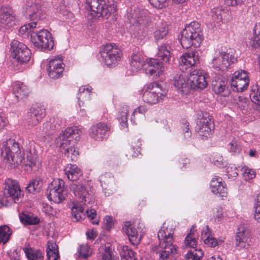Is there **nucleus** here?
<instances>
[{
  "label": "nucleus",
  "instance_id": "nucleus-1",
  "mask_svg": "<svg viewBox=\"0 0 260 260\" xmlns=\"http://www.w3.org/2000/svg\"><path fill=\"white\" fill-rule=\"evenodd\" d=\"M173 231L168 228H161L157 237L159 241L158 245L152 247L153 252L158 255L159 260H170L176 253L177 249L173 244Z\"/></svg>",
  "mask_w": 260,
  "mask_h": 260
},
{
  "label": "nucleus",
  "instance_id": "nucleus-2",
  "mask_svg": "<svg viewBox=\"0 0 260 260\" xmlns=\"http://www.w3.org/2000/svg\"><path fill=\"white\" fill-rule=\"evenodd\" d=\"M1 155L4 158L5 168L12 169L21 165L25 153L20 145L14 139H8L2 148Z\"/></svg>",
  "mask_w": 260,
  "mask_h": 260
},
{
  "label": "nucleus",
  "instance_id": "nucleus-3",
  "mask_svg": "<svg viewBox=\"0 0 260 260\" xmlns=\"http://www.w3.org/2000/svg\"><path fill=\"white\" fill-rule=\"evenodd\" d=\"M81 131L76 126L67 128L64 131L59 147L61 151L64 150L65 155L71 160H77L79 152L73 146L80 140Z\"/></svg>",
  "mask_w": 260,
  "mask_h": 260
},
{
  "label": "nucleus",
  "instance_id": "nucleus-4",
  "mask_svg": "<svg viewBox=\"0 0 260 260\" xmlns=\"http://www.w3.org/2000/svg\"><path fill=\"white\" fill-rule=\"evenodd\" d=\"M203 39L200 24L197 22L192 21L185 26L182 31L179 41L182 47L187 49L191 46L199 47Z\"/></svg>",
  "mask_w": 260,
  "mask_h": 260
},
{
  "label": "nucleus",
  "instance_id": "nucleus-5",
  "mask_svg": "<svg viewBox=\"0 0 260 260\" xmlns=\"http://www.w3.org/2000/svg\"><path fill=\"white\" fill-rule=\"evenodd\" d=\"M86 4L90 10L94 13V17L107 19L111 16L115 15L116 7L113 3L109 0H86Z\"/></svg>",
  "mask_w": 260,
  "mask_h": 260
},
{
  "label": "nucleus",
  "instance_id": "nucleus-6",
  "mask_svg": "<svg viewBox=\"0 0 260 260\" xmlns=\"http://www.w3.org/2000/svg\"><path fill=\"white\" fill-rule=\"evenodd\" d=\"M5 185L4 197L0 199V204L2 206H8L11 202L18 203L22 197L18 182L8 178L6 180Z\"/></svg>",
  "mask_w": 260,
  "mask_h": 260
},
{
  "label": "nucleus",
  "instance_id": "nucleus-7",
  "mask_svg": "<svg viewBox=\"0 0 260 260\" xmlns=\"http://www.w3.org/2000/svg\"><path fill=\"white\" fill-rule=\"evenodd\" d=\"M67 190L64 187V182L62 179H54L48 186L46 191L48 199L54 202L59 204L62 203L67 195Z\"/></svg>",
  "mask_w": 260,
  "mask_h": 260
},
{
  "label": "nucleus",
  "instance_id": "nucleus-8",
  "mask_svg": "<svg viewBox=\"0 0 260 260\" xmlns=\"http://www.w3.org/2000/svg\"><path fill=\"white\" fill-rule=\"evenodd\" d=\"M166 95L165 89H163L159 83L153 82L147 86L143 94V100L148 104H156Z\"/></svg>",
  "mask_w": 260,
  "mask_h": 260
},
{
  "label": "nucleus",
  "instance_id": "nucleus-9",
  "mask_svg": "<svg viewBox=\"0 0 260 260\" xmlns=\"http://www.w3.org/2000/svg\"><path fill=\"white\" fill-rule=\"evenodd\" d=\"M25 17L31 21H39L45 18L46 14L41 3L38 0L27 1L23 8Z\"/></svg>",
  "mask_w": 260,
  "mask_h": 260
},
{
  "label": "nucleus",
  "instance_id": "nucleus-10",
  "mask_svg": "<svg viewBox=\"0 0 260 260\" xmlns=\"http://www.w3.org/2000/svg\"><path fill=\"white\" fill-rule=\"evenodd\" d=\"M30 40L34 46L42 50L53 49L54 42L51 34L46 29L31 34Z\"/></svg>",
  "mask_w": 260,
  "mask_h": 260
},
{
  "label": "nucleus",
  "instance_id": "nucleus-11",
  "mask_svg": "<svg viewBox=\"0 0 260 260\" xmlns=\"http://www.w3.org/2000/svg\"><path fill=\"white\" fill-rule=\"evenodd\" d=\"M101 55L104 63L108 67L115 66L120 60L121 51L112 44L104 45L101 50Z\"/></svg>",
  "mask_w": 260,
  "mask_h": 260
},
{
  "label": "nucleus",
  "instance_id": "nucleus-12",
  "mask_svg": "<svg viewBox=\"0 0 260 260\" xmlns=\"http://www.w3.org/2000/svg\"><path fill=\"white\" fill-rule=\"evenodd\" d=\"M215 128L212 117L208 113L203 114L197 123L196 131L202 140H206L213 134Z\"/></svg>",
  "mask_w": 260,
  "mask_h": 260
},
{
  "label": "nucleus",
  "instance_id": "nucleus-13",
  "mask_svg": "<svg viewBox=\"0 0 260 260\" xmlns=\"http://www.w3.org/2000/svg\"><path fill=\"white\" fill-rule=\"evenodd\" d=\"M11 50L14 57L20 63H26L29 61L31 52L24 44L14 40L11 43Z\"/></svg>",
  "mask_w": 260,
  "mask_h": 260
},
{
  "label": "nucleus",
  "instance_id": "nucleus-14",
  "mask_svg": "<svg viewBox=\"0 0 260 260\" xmlns=\"http://www.w3.org/2000/svg\"><path fill=\"white\" fill-rule=\"evenodd\" d=\"M230 83L233 90L242 92L247 89L249 79L247 72L244 71L235 72L231 80Z\"/></svg>",
  "mask_w": 260,
  "mask_h": 260
},
{
  "label": "nucleus",
  "instance_id": "nucleus-15",
  "mask_svg": "<svg viewBox=\"0 0 260 260\" xmlns=\"http://www.w3.org/2000/svg\"><path fill=\"white\" fill-rule=\"evenodd\" d=\"M17 18L14 11L8 6L0 8V26L9 29L16 24Z\"/></svg>",
  "mask_w": 260,
  "mask_h": 260
},
{
  "label": "nucleus",
  "instance_id": "nucleus-16",
  "mask_svg": "<svg viewBox=\"0 0 260 260\" xmlns=\"http://www.w3.org/2000/svg\"><path fill=\"white\" fill-rule=\"evenodd\" d=\"M131 15L129 19L131 23L138 25L142 29L146 28L149 21V12L147 10L140 8H135Z\"/></svg>",
  "mask_w": 260,
  "mask_h": 260
},
{
  "label": "nucleus",
  "instance_id": "nucleus-17",
  "mask_svg": "<svg viewBox=\"0 0 260 260\" xmlns=\"http://www.w3.org/2000/svg\"><path fill=\"white\" fill-rule=\"evenodd\" d=\"M236 58L229 53H221L219 56L214 57L212 60V67L218 71L227 69L231 63H234Z\"/></svg>",
  "mask_w": 260,
  "mask_h": 260
},
{
  "label": "nucleus",
  "instance_id": "nucleus-18",
  "mask_svg": "<svg viewBox=\"0 0 260 260\" xmlns=\"http://www.w3.org/2000/svg\"><path fill=\"white\" fill-rule=\"evenodd\" d=\"M86 183V180L82 179L80 181L71 184L70 188L74 195L81 200L82 202L90 203L93 201L91 199H89V194L85 188Z\"/></svg>",
  "mask_w": 260,
  "mask_h": 260
},
{
  "label": "nucleus",
  "instance_id": "nucleus-19",
  "mask_svg": "<svg viewBox=\"0 0 260 260\" xmlns=\"http://www.w3.org/2000/svg\"><path fill=\"white\" fill-rule=\"evenodd\" d=\"M187 82L192 89H203L207 86L204 73L199 70H194L190 73Z\"/></svg>",
  "mask_w": 260,
  "mask_h": 260
},
{
  "label": "nucleus",
  "instance_id": "nucleus-20",
  "mask_svg": "<svg viewBox=\"0 0 260 260\" xmlns=\"http://www.w3.org/2000/svg\"><path fill=\"white\" fill-rule=\"evenodd\" d=\"M47 70L50 78L55 79L61 77L64 70L62 60L59 57H55L49 61Z\"/></svg>",
  "mask_w": 260,
  "mask_h": 260
},
{
  "label": "nucleus",
  "instance_id": "nucleus-21",
  "mask_svg": "<svg viewBox=\"0 0 260 260\" xmlns=\"http://www.w3.org/2000/svg\"><path fill=\"white\" fill-rule=\"evenodd\" d=\"M110 128L103 123H98L92 125L90 129V137L96 141H102L109 134Z\"/></svg>",
  "mask_w": 260,
  "mask_h": 260
},
{
  "label": "nucleus",
  "instance_id": "nucleus-22",
  "mask_svg": "<svg viewBox=\"0 0 260 260\" xmlns=\"http://www.w3.org/2000/svg\"><path fill=\"white\" fill-rule=\"evenodd\" d=\"M210 187L211 191L214 194H219L222 197L226 196L227 188L222 178L214 176L210 182Z\"/></svg>",
  "mask_w": 260,
  "mask_h": 260
},
{
  "label": "nucleus",
  "instance_id": "nucleus-23",
  "mask_svg": "<svg viewBox=\"0 0 260 260\" xmlns=\"http://www.w3.org/2000/svg\"><path fill=\"white\" fill-rule=\"evenodd\" d=\"M164 63L162 61L160 62L158 59H150L148 62V66L145 69L146 74L159 76L164 71Z\"/></svg>",
  "mask_w": 260,
  "mask_h": 260
},
{
  "label": "nucleus",
  "instance_id": "nucleus-24",
  "mask_svg": "<svg viewBox=\"0 0 260 260\" xmlns=\"http://www.w3.org/2000/svg\"><path fill=\"white\" fill-rule=\"evenodd\" d=\"M46 115V110L44 106L36 105L30 109L29 124L36 125Z\"/></svg>",
  "mask_w": 260,
  "mask_h": 260
},
{
  "label": "nucleus",
  "instance_id": "nucleus-25",
  "mask_svg": "<svg viewBox=\"0 0 260 260\" xmlns=\"http://www.w3.org/2000/svg\"><path fill=\"white\" fill-rule=\"evenodd\" d=\"M122 230L128 237L130 242L133 245H137L140 243L141 236L140 235L136 229L129 222H126Z\"/></svg>",
  "mask_w": 260,
  "mask_h": 260
},
{
  "label": "nucleus",
  "instance_id": "nucleus-26",
  "mask_svg": "<svg viewBox=\"0 0 260 260\" xmlns=\"http://www.w3.org/2000/svg\"><path fill=\"white\" fill-rule=\"evenodd\" d=\"M64 171L68 179L73 182H77L84 179L81 170L76 165L68 164Z\"/></svg>",
  "mask_w": 260,
  "mask_h": 260
},
{
  "label": "nucleus",
  "instance_id": "nucleus-27",
  "mask_svg": "<svg viewBox=\"0 0 260 260\" xmlns=\"http://www.w3.org/2000/svg\"><path fill=\"white\" fill-rule=\"evenodd\" d=\"M212 88L214 91L223 96H228L231 92L228 82L226 80L219 79L213 81Z\"/></svg>",
  "mask_w": 260,
  "mask_h": 260
},
{
  "label": "nucleus",
  "instance_id": "nucleus-28",
  "mask_svg": "<svg viewBox=\"0 0 260 260\" xmlns=\"http://www.w3.org/2000/svg\"><path fill=\"white\" fill-rule=\"evenodd\" d=\"M180 62L182 65L192 67L199 63V56L197 52H187L180 57Z\"/></svg>",
  "mask_w": 260,
  "mask_h": 260
},
{
  "label": "nucleus",
  "instance_id": "nucleus-29",
  "mask_svg": "<svg viewBox=\"0 0 260 260\" xmlns=\"http://www.w3.org/2000/svg\"><path fill=\"white\" fill-rule=\"evenodd\" d=\"M61 120L58 117L54 118L50 121L44 123L40 127L41 131L45 134L51 135L61 126Z\"/></svg>",
  "mask_w": 260,
  "mask_h": 260
},
{
  "label": "nucleus",
  "instance_id": "nucleus-30",
  "mask_svg": "<svg viewBox=\"0 0 260 260\" xmlns=\"http://www.w3.org/2000/svg\"><path fill=\"white\" fill-rule=\"evenodd\" d=\"M129 64L133 72H137L143 67V57L139 51H136L131 55Z\"/></svg>",
  "mask_w": 260,
  "mask_h": 260
},
{
  "label": "nucleus",
  "instance_id": "nucleus-31",
  "mask_svg": "<svg viewBox=\"0 0 260 260\" xmlns=\"http://www.w3.org/2000/svg\"><path fill=\"white\" fill-rule=\"evenodd\" d=\"M171 46L168 44H164L158 47L157 59L162 60L165 63H169L171 59Z\"/></svg>",
  "mask_w": 260,
  "mask_h": 260
},
{
  "label": "nucleus",
  "instance_id": "nucleus-32",
  "mask_svg": "<svg viewBox=\"0 0 260 260\" xmlns=\"http://www.w3.org/2000/svg\"><path fill=\"white\" fill-rule=\"evenodd\" d=\"M13 91L18 100H23L26 98L29 89L23 83L17 82L13 86Z\"/></svg>",
  "mask_w": 260,
  "mask_h": 260
},
{
  "label": "nucleus",
  "instance_id": "nucleus-33",
  "mask_svg": "<svg viewBox=\"0 0 260 260\" xmlns=\"http://www.w3.org/2000/svg\"><path fill=\"white\" fill-rule=\"evenodd\" d=\"M43 183L42 179L39 177H37L31 180L26 186V189L29 193H36L40 191Z\"/></svg>",
  "mask_w": 260,
  "mask_h": 260
},
{
  "label": "nucleus",
  "instance_id": "nucleus-34",
  "mask_svg": "<svg viewBox=\"0 0 260 260\" xmlns=\"http://www.w3.org/2000/svg\"><path fill=\"white\" fill-rule=\"evenodd\" d=\"M207 232H202V239L204 240V243L211 247H215L222 242V241H218L216 238L211 236L209 231L208 226H207Z\"/></svg>",
  "mask_w": 260,
  "mask_h": 260
},
{
  "label": "nucleus",
  "instance_id": "nucleus-35",
  "mask_svg": "<svg viewBox=\"0 0 260 260\" xmlns=\"http://www.w3.org/2000/svg\"><path fill=\"white\" fill-rule=\"evenodd\" d=\"M57 245L56 243L48 241L47 243V256L48 260H57L59 257Z\"/></svg>",
  "mask_w": 260,
  "mask_h": 260
},
{
  "label": "nucleus",
  "instance_id": "nucleus-36",
  "mask_svg": "<svg viewBox=\"0 0 260 260\" xmlns=\"http://www.w3.org/2000/svg\"><path fill=\"white\" fill-rule=\"evenodd\" d=\"M23 251L28 260H43V253L39 250L24 247Z\"/></svg>",
  "mask_w": 260,
  "mask_h": 260
},
{
  "label": "nucleus",
  "instance_id": "nucleus-37",
  "mask_svg": "<svg viewBox=\"0 0 260 260\" xmlns=\"http://www.w3.org/2000/svg\"><path fill=\"white\" fill-rule=\"evenodd\" d=\"M168 32L167 24L165 22L158 23L154 32V37L156 41L163 39Z\"/></svg>",
  "mask_w": 260,
  "mask_h": 260
},
{
  "label": "nucleus",
  "instance_id": "nucleus-38",
  "mask_svg": "<svg viewBox=\"0 0 260 260\" xmlns=\"http://www.w3.org/2000/svg\"><path fill=\"white\" fill-rule=\"evenodd\" d=\"M97 260H114L112 257L109 243L100 249V252L97 254Z\"/></svg>",
  "mask_w": 260,
  "mask_h": 260
},
{
  "label": "nucleus",
  "instance_id": "nucleus-39",
  "mask_svg": "<svg viewBox=\"0 0 260 260\" xmlns=\"http://www.w3.org/2000/svg\"><path fill=\"white\" fill-rule=\"evenodd\" d=\"M141 143L139 141L133 142L132 146L127 150L126 155L133 158L138 157L139 154H141Z\"/></svg>",
  "mask_w": 260,
  "mask_h": 260
},
{
  "label": "nucleus",
  "instance_id": "nucleus-40",
  "mask_svg": "<svg viewBox=\"0 0 260 260\" xmlns=\"http://www.w3.org/2000/svg\"><path fill=\"white\" fill-rule=\"evenodd\" d=\"M20 219L25 224H36L40 221L37 217H34L31 213H22L20 215Z\"/></svg>",
  "mask_w": 260,
  "mask_h": 260
},
{
  "label": "nucleus",
  "instance_id": "nucleus-41",
  "mask_svg": "<svg viewBox=\"0 0 260 260\" xmlns=\"http://www.w3.org/2000/svg\"><path fill=\"white\" fill-rule=\"evenodd\" d=\"M120 255L123 260H136V253L127 246L124 245L121 247Z\"/></svg>",
  "mask_w": 260,
  "mask_h": 260
},
{
  "label": "nucleus",
  "instance_id": "nucleus-42",
  "mask_svg": "<svg viewBox=\"0 0 260 260\" xmlns=\"http://www.w3.org/2000/svg\"><path fill=\"white\" fill-rule=\"evenodd\" d=\"M254 36L251 39L250 45L254 48L260 47V23L256 25L253 30Z\"/></svg>",
  "mask_w": 260,
  "mask_h": 260
},
{
  "label": "nucleus",
  "instance_id": "nucleus-43",
  "mask_svg": "<svg viewBox=\"0 0 260 260\" xmlns=\"http://www.w3.org/2000/svg\"><path fill=\"white\" fill-rule=\"evenodd\" d=\"M239 232L237 233L235 240L236 245L240 248L245 247L247 238L245 235V231L243 229L241 230V229H238Z\"/></svg>",
  "mask_w": 260,
  "mask_h": 260
},
{
  "label": "nucleus",
  "instance_id": "nucleus-44",
  "mask_svg": "<svg viewBox=\"0 0 260 260\" xmlns=\"http://www.w3.org/2000/svg\"><path fill=\"white\" fill-rule=\"evenodd\" d=\"M187 84L185 77L182 75H177L174 79V86L175 88L182 91L183 89L187 86Z\"/></svg>",
  "mask_w": 260,
  "mask_h": 260
},
{
  "label": "nucleus",
  "instance_id": "nucleus-45",
  "mask_svg": "<svg viewBox=\"0 0 260 260\" xmlns=\"http://www.w3.org/2000/svg\"><path fill=\"white\" fill-rule=\"evenodd\" d=\"M92 88L90 87H81L79 89L77 98L79 101L88 100L90 97V93L92 92Z\"/></svg>",
  "mask_w": 260,
  "mask_h": 260
},
{
  "label": "nucleus",
  "instance_id": "nucleus-46",
  "mask_svg": "<svg viewBox=\"0 0 260 260\" xmlns=\"http://www.w3.org/2000/svg\"><path fill=\"white\" fill-rule=\"evenodd\" d=\"M11 234L10 229L8 226H0V243H6L8 241Z\"/></svg>",
  "mask_w": 260,
  "mask_h": 260
},
{
  "label": "nucleus",
  "instance_id": "nucleus-47",
  "mask_svg": "<svg viewBox=\"0 0 260 260\" xmlns=\"http://www.w3.org/2000/svg\"><path fill=\"white\" fill-rule=\"evenodd\" d=\"M203 256V252L201 249H194L185 255V258L186 260H201Z\"/></svg>",
  "mask_w": 260,
  "mask_h": 260
},
{
  "label": "nucleus",
  "instance_id": "nucleus-48",
  "mask_svg": "<svg viewBox=\"0 0 260 260\" xmlns=\"http://www.w3.org/2000/svg\"><path fill=\"white\" fill-rule=\"evenodd\" d=\"M78 251L80 258H87L92 254V249L86 244L81 245Z\"/></svg>",
  "mask_w": 260,
  "mask_h": 260
},
{
  "label": "nucleus",
  "instance_id": "nucleus-49",
  "mask_svg": "<svg viewBox=\"0 0 260 260\" xmlns=\"http://www.w3.org/2000/svg\"><path fill=\"white\" fill-rule=\"evenodd\" d=\"M184 244L186 247H191L193 249H196L197 241L192 229L190 230V233L186 236L184 240Z\"/></svg>",
  "mask_w": 260,
  "mask_h": 260
},
{
  "label": "nucleus",
  "instance_id": "nucleus-50",
  "mask_svg": "<svg viewBox=\"0 0 260 260\" xmlns=\"http://www.w3.org/2000/svg\"><path fill=\"white\" fill-rule=\"evenodd\" d=\"M84 209L81 206H74L72 209V214L73 220L75 221H80L82 219V215L85 216L83 214Z\"/></svg>",
  "mask_w": 260,
  "mask_h": 260
},
{
  "label": "nucleus",
  "instance_id": "nucleus-51",
  "mask_svg": "<svg viewBox=\"0 0 260 260\" xmlns=\"http://www.w3.org/2000/svg\"><path fill=\"white\" fill-rule=\"evenodd\" d=\"M251 101L255 104V109L260 111V90L258 89H252L250 93Z\"/></svg>",
  "mask_w": 260,
  "mask_h": 260
},
{
  "label": "nucleus",
  "instance_id": "nucleus-52",
  "mask_svg": "<svg viewBox=\"0 0 260 260\" xmlns=\"http://www.w3.org/2000/svg\"><path fill=\"white\" fill-rule=\"evenodd\" d=\"M229 146L230 152L234 154H239L242 150L239 141L236 139H233Z\"/></svg>",
  "mask_w": 260,
  "mask_h": 260
},
{
  "label": "nucleus",
  "instance_id": "nucleus-53",
  "mask_svg": "<svg viewBox=\"0 0 260 260\" xmlns=\"http://www.w3.org/2000/svg\"><path fill=\"white\" fill-rule=\"evenodd\" d=\"M241 171L245 180L251 179L255 176V172L253 169L243 167L242 168Z\"/></svg>",
  "mask_w": 260,
  "mask_h": 260
},
{
  "label": "nucleus",
  "instance_id": "nucleus-54",
  "mask_svg": "<svg viewBox=\"0 0 260 260\" xmlns=\"http://www.w3.org/2000/svg\"><path fill=\"white\" fill-rule=\"evenodd\" d=\"M255 213L254 217L257 222H260V193L257 194L255 203Z\"/></svg>",
  "mask_w": 260,
  "mask_h": 260
},
{
  "label": "nucleus",
  "instance_id": "nucleus-55",
  "mask_svg": "<svg viewBox=\"0 0 260 260\" xmlns=\"http://www.w3.org/2000/svg\"><path fill=\"white\" fill-rule=\"evenodd\" d=\"M36 164V160L32 156L31 154L29 153V155H27L26 159L23 160L22 166H28L32 167Z\"/></svg>",
  "mask_w": 260,
  "mask_h": 260
},
{
  "label": "nucleus",
  "instance_id": "nucleus-56",
  "mask_svg": "<svg viewBox=\"0 0 260 260\" xmlns=\"http://www.w3.org/2000/svg\"><path fill=\"white\" fill-rule=\"evenodd\" d=\"M86 214L87 217L91 220L93 224L98 223V220L94 219V217L96 216V211L94 209H92L90 210L86 209Z\"/></svg>",
  "mask_w": 260,
  "mask_h": 260
},
{
  "label": "nucleus",
  "instance_id": "nucleus-57",
  "mask_svg": "<svg viewBox=\"0 0 260 260\" xmlns=\"http://www.w3.org/2000/svg\"><path fill=\"white\" fill-rule=\"evenodd\" d=\"M226 173L229 177L231 178H235L238 175L237 168L234 166L228 167Z\"/></svg>",
  "mask_w": 260,
  "mask_h": 260
},
{
  "label": "nucleus",
  "instance_id": "nucleus-58",
  "mask_svg": "<svg viewBox=\"0 0 260 260\" xmlns=\"http://www.w3.org/2000/svg\"><path fill=\"white\" fill-rule=\"evenodd\" d=\"M150 4L154 7L162 9L165 7L166 0H148Z\"/></svg>",
  "mask_w": 260,
  "mask_h": 260
},
{
  "label": "nucleus",
  "instance_id": "nucleus-59",
  "mask_svg": "<svg viewBox=\"0 0 260 260\" xmlns=\"http://www.w3.org/2000/svg\"><path fill=\"white\" fill-rule=\"evenodd\" d=\"M189 126V123L186 121L185 122L182 124V125L181 126L182 131L184 135L185 138H189L191 136V131H190Z\"/></svg>",
  "mask_w": 260,
  "mask_h": 260
},
{
  "label": "nucleus",
  "instance_id": "nucleus-60",
  "mask_svg": "<svg viewBox=\"0 0 260 260\" xmlns=\"http://www.w3.org/2000/svg\"><path fill=\"white\" fill-rule=\"evenodd\" d=\"M127 112L124 111L122 112L120 116L118 117V120L121 124V126L123 127H126L127 123Z\"/></svg>",
  "mask_w": 260,
  "mask_h": 260
},
{
  "label": "nucleus",
  "instance_id": "nucleus-61",
  "mask_svg": "<svg viewBox=\"0 0 260 260\" xmlns=\"http://www.w3.org/2000/svg\"><path fill=\"white\" fill-rule=\"evenodd\" d=\"M104 225L106 229L109 231L113 225L112 217L111 216H107L105 217Z\"/></svg>",
  "mask_w": 260,
  "mask_h": 260
},
{
  "label": "nucleus",
  "instance_id": "nucleus-62",
  "mask_svg": "<svg viewBox=\"0 0 260 260\" xmlns=\"http://www.w3.org/2000/svg\"><path fill=\"white\" fill-rule=\"evenodd\" d=\"M244 0H225V4L228 6H235L236 5H242Z\"/></svg>",
  "mask_w": 260,
  "mask_h": 260
},
{
  "label": "nucleus",
  "instance_id": "nucleus-63",
  "mask_svg": "<svg viewBox=\"0 0 260 260\" xmlns=\"http://www.w3.org/2000/svg\"><path fill=\"white\" fill-rule=\"evenodd\" d=\"M10 258L11 260H19L20 255L19 252L16 250L10 251L8 252Z\"/></svg>",
  "mask_w": 260,
  "mask_h": 260
},
{
  "label": "nucleus",
  "instance_id": "nucleus-64",
  "mask_svg": "<svg viewBox=\"0 0 260 260\" xmlns=\"http://www.w3.org/2000/svg\"><path fill=\"white\" fill-rule=\"evenodd\" d=\"M215 219L219 221L223 217L222 211L221 208H216L215 212L214 213Z\"/></svg>",
  "mask_w": 260,
  "mask_h": 260
}]
</instances>
